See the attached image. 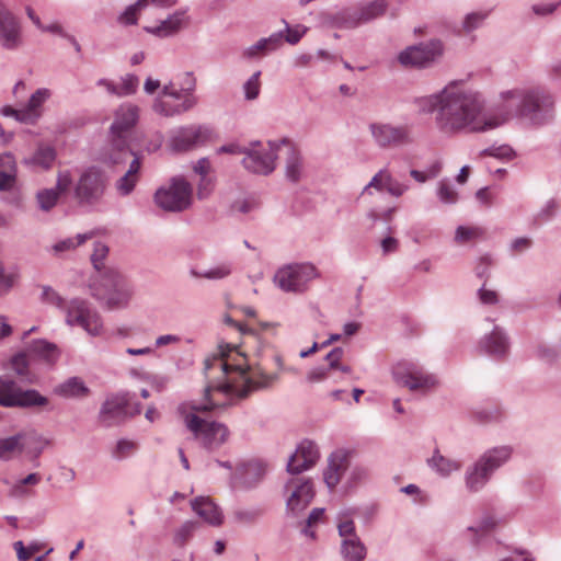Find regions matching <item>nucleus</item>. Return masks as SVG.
<instances>
[{"mask_svg":"<svg viewBox=\"0 0 561 561\" xmlns=\"http://www.w3.org/2000/svg\"><path fill=\"white\" fill-rule=\"evenodd\" d=\"M479 348L492 357L502 358L508 352L510 341L505 331L501 327L494 325L490 333L481 337Z\"/></svg>","mask_w":561,"mask_h":561,"instance_id":"23","label":"nucleus"},{"mask_svg":"<svg viewBox=\"0 0 561 561\" xmlns=\"http://www.w3.org/2000/svg\"><path fill=\"white\" fill-rule=\"evenodd\" d=\"M186 427L194 437L208 450L218 449L229 436L227 426L215 421H206L194 413L184 419Z\"/></svg>","mask_w":561,"mask_h":561,"instance_id":"12","label":"nucleus"},{"mask_svg":"<svg viewBox=\"0 0 561 561\" xmlns=\"http://www.w3.org/2000/svg\"><path fill=\"white\" fill-rule=\"evenodd\" d=\"M388 3L386 0H374L350 15L348 21L346 22L347 27H356L362 23H367L382 16L386 13Z\"/></svg>","mask_w":561,"mask_h":561,"instance_id":"28","label":"nucleus"},{"mask_svg":"<svg viewBox=\"0 0 561 561\" xmlns=\"http://www.w3.org/2000/svg\"><path fill=\"white\" fill-rule=\"evenodd\" d=\"M55 392L65 398H83L90 392L83 380L79 377H71L58 385Z\"/></svg>","mask_w":561,"mask_h":561,"instance_id":"38","label":"nucleus"},{"mask_svg":"<svg viewBox=\"0 0 561 561\" xmlns=\"http://www.w3.org/2000/svg\"><path fill=\"white\" fill-rule=\"evenodd\" d=\"M278 156L285 157V176L288 181L297 183L304 173L302 157L297 147L289 139L278 141Z\"/></svg>","mask_w":561,"mask_h":561,"instance_id":"22","label":"nucleus"},{"mask_svg":"<svg viewBox=\"0 0 561 561\" xmlns=\"http://www.w3.org/2000/svg\"><path fill=\"white\" fill-rule=\"evenodd\" d=\"M374 144L380 149L408 147L414 142L413 126L374 122L368 125Z\"/></svg>","mask_w":561,"mask_h":561,"instance_id":"11","label":"nucleus"},{"mask_svg":"<svg viewBox=\"0 0 561 561\" xmlns=\"http://www.w3.org/2000/svg\"><path fill=\"white\" fill-rule=\"evenodd\" d=\"M263 514L261 508L238 510L234 512V518L243 524L256 522Z\"/></svg>","mask_w":561,"mask_h":561,"instance_id":"59","label":"nucleus"},{"mask_svg":"<svg viewBox=\"0 0 561 561\" xmlns=\"http://www.w3.org/2000/svg\"><path fill=\"white\" fill-rule=\"evenodd\" d=\"M483 234V230L479 227H465L459 226L455 232V241L458 244H465L472 240L480 238Z\"/></svg>","mask_w":561,"mask_h":561,"instance_id":"50","label":"nucleus"},{"mask_svg":"<svg viewBox=\"0 0 561 561\" xmlns=\"http://www.w3.org/2000/svg\"><path fill=\"white\" fill-rule=\"evenodd\" d=\"M410 188L408 183L394 179L387 168L380 169L371 180L363 187L360 196H373L375 192H386L392 197L403 196Z\"/></svg>","mask_w":561,"mask_h":561,"instance_id":"19","label":"nucleus"},{"mask_svg":"<svg viewBox=\"0 0 561 561\" xmlns=\"http://www.w3.org/2000/svg\"><path fill=\"white\" fill-rule=\"evenodd\" d=\"M443 54V42L440 39H431L407 47L399 54L398 60L405 67L428 68L438 61Z\"/></svg>","mask_w":561,"mask_h":561,"instance_id":"16","label":"nucleus"},{"mask_svg":"<svg viewBox=\"0 0 561 561\" xmlns=\"http://www.w3.org/2000/svg\"><path fill=\"white\" fill-rule=\"evenodd\" d=\"M0 405L7 408L47 409L49 399L35 389H21L8 377H0Z\"/></svg>","mask_w":561,"mask_h":561,"instance_id":"8","label":"nucleus"},{"mask_svg":"<svg viewBox=\"0 0 561 561\" xmlns=\"http://www.w3.org/2000/svg\"><path fill=\"white\" fill-rule=\"evenodd\" d=\"M265 470L262 463L253 461L243 466L242 483L247 488L253 486L257 481L261 480Z\"/></svg>","mask_w":561,"mask_h":561,"instance_id":"44","label":"nucleus"},{"mask_svg":"<svg viewBox=\"0 0 561 561\" xmlns=\"http://www.w3.org/2000/svg\"><path fill=\"white\" fill-rule=\"evenodd\" d=\"M336 528L341 540H352L359 538V536L356 533L355 523L351 518H346L342 515H339Z\"/></svg>","mask_w":561,"mask_h":561,"instance_id":"47","label":"nucleus"},{"mask_svg":"<svg viewBox=\"0 0 561 561\" xmlns=\"http://www.w3.org/2000/svg\"><path fill=\"white\" fill-rule=\"evenodd\" d=\"M24 45L22 18L13 12L4 0H0V48L5 51H18Z\"/></svg>","mask_w":561,"mask_h":561,"instance_id":"13","label":"nucleus"},{"mask_svg":"<svg viewBox=\"0 0 561 561\" xmlns=\"http://www.w3.org/2000/svg\"><path fill=\"white\" fill-rule=\"evenodd\" d=\"M27 356H30L26 352L19 353L15 356H13L11 365L12 369L19 375V376H25L27 374V367H28V360Z\"/></svg>","mask_w":561,"mask_h":561,"instance_id":"61","label":"nucleus"},{"mask_svg":"<svg viewBox=\"0 0 561 561\" xmlns=\"http://www.w3.org/2000/svg\"><path fill=\"white\" fill-rule=\"evenodd\" d=\"M233 265L231 262H221L204 271L191 270V275L195 278H205L208 280H220L232 274Z\"/></svg>","mask_w":561,"mask_h":561,"instance_id":"40","label":"nucleus"},{"mask_svg":"<svg viewBox=\"0 0 561 561\" xmlns=\"http://www.w3.org/2000/svg\"><path fill=\"white\" fill-rule=\"evenodd\" d=\"M91 237L92 234L90 233H79L73 238H66L54 243L50 247L49 252H51L56 256H59L65 252L75 250L77 247L84 243Z\"/></svg>","mask_w":561,"mask_h":561,"instance_id":"42","label":"nucleus"},{"mask_svg":"<svg viewBox=\"0 0 561 561\" xmlns=\"http://www.w3.org/2000/svg\"><path fill=\"white\" fill-rule=\"evenodd\" d=\"M256 208V204L250 198H238L231 206L230 211L233 215H247Z\"/></svg>","mask_w":561,"mask_h":561,"instance_id":"56","label":"nucleus"},{"mask_svg":"<svg viewBox=\"0 0 561 561\" xmlns=\"http://www.w3.org/2000/svg\"><path fill=\"white\" fill-rule=\"evenodd\" d=\"M490 13V10H479L467 13L461 22V26L458 32L468 35L473 31L480 28L484 24L485 20L489 18Z\"/></svg>","mask_w":561,"mask_h":561,"instance_id":"41","label":"nucleus"},{"mask_svg":"<svg viewBox=\"0 0 561 561\" xmlns=\"http://www.w3.org/2000/svg\"><path fill=\"white\" fill-rule=\"evenodd\" d=\"M107 188V178L103 171L94 167L84 170L75 184L73 197L83 208L99 206Z\"/></svg>","mask_w":561,"mask_h":561,"instance_id":"5","label":"nucleus"},{"mask_svg":"<svg viewBox=\"0 0 561 561\" xmlns=\"http://www.w3.org/2000/svg\"><path fill=\"white\" fill-rule=\"evenodd\" d=\"M227 354L220 351L218 356L205 360V376L208 379L206 398L213 391L227 397L247 398L251 392L272 387L278 380V374H267L257 364H247L245 358L228 363Z\"/></svg>","mask_w":561,"mask_h":561,"instance_id":"2","label":"nucleus"},{"mask_svg":"<svg viewBox=\"0 0 561 561\" xmlns=\"http://www.w3.org/2000/svg\"><path fill=\"white\" fill-rule=\"evenodd\" d=\"M139 85V79L135 75H126L122 78V83L118 85L119 96L134 94Z\"/></svg>","mask_w":561,"mask_h":561,"instance_id":"57","label":"nucleus"},{"mask_svg":"<svg viewBox=\"0 0 561 561\" xmlns=\"http://www.w3.org/2000/svg\"><path fill=\"white\" fill-rule=\"evenodd\" d=\"M350 466L347 453L336 450L328 459V467L323 472V480L330 490H333L341 481Z\"/></svg>","mask_w":561,"mask_h":561,"instance_id":"25","label":"nucleus"},{"mask_svg":"<svg viewBox=\"0 0 561 561\" xmlns=\"http://www.w3.org/2000/svg\"><path fill=\"white\" fill-rule=\"evenodd\" d=\"M108 253V248L102 242H95L93 253L91 254V262L94 268L99 272V275L103 272V260Z\"/></svg>","mask_w":561,"mask_h":561,"instance_id":"55","label":"nucleus"},{"mask_svg":"<svg viewBox=\"0 0 561 561\" xmlns=\"http://www.w3.org/2000/svg\"><path fill=\"white\" fill-rule=\"evenodd\" d=\"M127 398L125 396H111L102 404L99 412V421L106 427L123 417L126 413Z\"/></svg>","mask_w":561,"mask_h":561,"instance_id":"26","label":"nucleus"},{"mask_svg":"<svg viewBox=\"0 0 561 561\" xmlns=\"http://www.w3.org/2000/svg\"><path fill=\"white\" fill-rule=\"evenodd\" d=\"M131 156L134 158L128 170L115 182V190L119 196H128L135 190L139 180L140 160L135 153Z\"/></svg>","mask_w":561,"mask_h":561,"instance_id":"32","label":"nucleus"},{"mask_svg":"<svg viewBox=\"0 0 561 561\" xmlns=\"http://www.w3.org/2000/svg\"><path fill=\"white\" fill-rule=\"evenodd\" d=\"M192 194L191 184L184 178L175 176L157 190L154 203L165 211L181 213L191 206Z\"/></svg>","mask_w":561,"mask_h":561,"instance_id":"10","label":"nucleus"},{"mask_svg":"<svg viewBox=\"0 0 561 561\" xmlns=\"http://www.w3.org/2000/svg\"><path fill=\"white\" fill-rule=\"evenodd\" d=\"M144 0H137L135 3L128 5L117 18V22L122 25H135L138 22V13L145 9Z\"/></svg>","mask_w":561,"mask_h":561,"instance_id":"46","label":"nucleus"},{"mask_svg":"<svg viewBox=\"0 0 561 561\" xmlns=\"http://www.w3.org/2000/svg\"><path fill=\"white\" fill-rule=\"evenodd\" d=\"M392 376L399 386L421 394H426L439 383L434 374L426 371L415 363L405 360L393 366Z\"/></svg>","mask_w":561,"mask_h":561,"instance_id":"7","label":"nucleus"},{"mask_svg":"<svg viewBox=\"0 0 561 561\" xmlns=\"http://www.w3.org/2000/svg\"><path fill=\"white\" fill-rule=\"evenodd\" d=\"M196 84V78L194 77L193 72H184L180 77L179 83H176V85L180 87L182 91H184V101L180 104H171L168 101L157 98L152 104L153 111L157 114L165 117L179 116L190 112L198 104V98L194 94Z\"/></svg>","mask_w":561,"mask_h":561,"instance_id":"15","label":"nucleus"},{"mask_svg":"<svg viewBox=\"0 0 561 561\" xmlns=\"http://www.w3.org/2000/svg\"><path fill=\"white\" fill-rule=\"evenodd\" d=\"M317 277L319 272L313 264L294 263L279 267L273 280L285 293L302 294Z\"/></svg>","mask_w":561,"mask_h":561,"instance_id":"9","label":"nucleus"},{"mask_svg":"<svg viewBox=\"0 0 561 561\" xmlns=\"http://www.w3.org/2000/svg\"><path fill=\"white\" fill-rule=\"evenodd\" d=\"M437 196L445 204H455L458 201L457 192L447 180L438 182Z\"/></svg>","mask_w":561,"mask_h":561,"instance_id":"53","label":"nucleus"},{"mask_svg":"<svg viewBox=\"0 0 561 561\" xmlns=\"http://www.w3.org/2000/svg\"><path fill=\"white\" fill-rule=\"evenodd\" d=\"M39 437L33 433H20L0 439V460H10L16 455L25 453L37 458L43 447L38 446Z\"/></svg>","mask_w":561,"mask_h":561,"instance_id":"18","label":"nucleus"},{"mask_svg":"<svg viewBox=\"0 0 561 561\" xmlns=\"http://www.w3.org/2000/svg\"><path fill=\"white\" fill-rule=\"evenodd\" d=\"M15 161L10 153L0 154V191H10L15 184Z\"/></svg>","mask_w":561,"mask_h":561,"instance_id":"39","label":"nucleus"},{"mask_svg":"<svg viewBox=\"0 0 561 561\" xmlns=\"http://www.w3.org/2000/svg\"><path fill=\"white\" fill-rule=\"evenodd\" d=\"M0 113L2 116L13 117L19 123L30 124L28 118L24 112V108L16 110L10 105H4L1 107Z\"/></svg>","mask_w":561,"mask_h":561,"instance_id":"62","label":"nucleus"},{"mask_svg":"<svg viewBox=\"0 0 561 561\" xmlns=\"http://www.w3.org/2000/svg\"><path fill=\"white\" fill-rule=\"evenodd\" d=\"M38 206L42 210H50L57 203L59 194L57 190L46 188L42 190L36 195Z\"/></svg>","mask_w":561,"mask_h":561,"instance_id":"51","label":"nucleus"},{"mask_svg":"<svg viewBox=\"0 0 561 561\" xmlns=\"http://www.w3.org/2000/svg\"><path fill=\"white\" fill-rule=\"evenodd\" d=\"M64 313L69 327H79L91 336H101L104 332L100 312L85 299L77 297L68 300Z\"/></svg>","mask_w":561,"mask_h":561,"instance_id":"6","label":"nucleus"},{"mask_svg":"<svg viewBox=\"0 0 561 561\" xmlns=\"http://www.w3.org/2000/svg\"><path fill=\"white\" fill-rule=\"evenodd\" d=\"M492 473L477 460L468 467L465 473V483L469 492H479L490 480Z\"/></svg>","mask_w":561,"mask_h":561,"instance_id":"30","label":"nucleus"},{"mask_svg":"<svg viewBox=\"0 0 561 561\" xmlns=\"http://www.w3.org/2000/svg\"><path fill=\"white\" fill-rule=\"evenodd\" d=\"M340 554L344 561H364L367 556V548L360 538L341 540Z\"/></svg>","mask_w":561,"mask_h":561,"instance_id":"37","label":"nucleus"},{"mask_svg":"<svg viewBox=\"0 0 561 561\" xmlns=\"http://www.w3.org/2000/svg\"><path fill=\"white\" fill-rule=\"evenodd\" d=\"M186 11L179 10L161 21L159 25L147 28V31L160 37H168L178 33L186 23Z\"/></svg>","mask_w":561,"mask_h":561,"instance_id":"31","label":"nucleus"},{"mask_svg":"<svg viewBox=\"0 0 561 561\" xmlns=\"http://www.w3.org/2000/svg\"><path fill=\"white\" fill-rule=\"evenodd\" d=\"M41 300L43 302L53 305L59 308L61 311H65V306L67 305V300H65L53 287L44 285L42 286V295Z\"/></svg>","mask_w":561,"mask_h":561,"instance_id":"52","label":"nucleus"},{"mask_svg":"<svg viewBox=\"0 0 561 561\" xmlns=\"http://www.w3.org/2000/svg\"><path fill=\"white\" fill-rule=\"evenodd\" d=\"M137 449V444L133 440L122 438L116 443V446L112 453V456L118 460H122L131 454H134Z\"/></svg>","mask_w":561,"mask_h":561,"instance_id":"54","label":"nucleus"},{"mask_svg":"<svg viewBox=\"0 0 561 561\" xmlns=\"http://www.w3.org/2000/svg\"><path fill=\"white\" fill-rule=\"evenodd\" d=\"M500 98L496 107H488L481 92L453 81L414 103L420 113L433 116L436 130L445 137L490 131L506 123L514 111L537 125L553 117L554 100L543 89H513Z\"/></svg>","mask_w":561,"mask_h":561,"instance_id":"1","label":"nucleus"},{"mask_svg":"<svg viewBox=\"0 0 561 561\" xmlns=\"http://www.w3.org/2000/svg\"><path fill=\"white\" fill-rule=\"evenodd\" d=\"M286 490L291 491L287 500V507L291 512L304 510L313 499V484L309 479L293 478L286 484Z\"/></svg>","mask_w":561,"mask_h":561,"instance_id":"21","label":"nucleus"},{"mask_svg":"<svg viewBox=\"0 0 561 561\" xmlns=\"http://www.w3.org/2000/svg\"><path fill=\"white\" fill-rule=\"evenodd\" d=\"M26 351L30 356L42 359L47 364L56 363L60 354L56 344L41 339L32 341Z\"/></svg>","mask_w":561,"mask_h":561,"instance_id":"33","label":"nucleus"},{"mask_svg":"<svg viewBox=\"0 0 561 561\" xmlns=\"http://www.w3.org/2000/svg\"><path fill=\"white\" fill-rule=\"evenodd\" d=\"M560 2H543L531 5V11L537 16H548L554 13Z\"/></svg>","mask_w":561,"mask_h":561,"instance_id":"63","label":"nucleus"},{"mask_svg":"<svg viewBox=\"0 0 561 561\" xmlns=\"http://www.w3.org/2000/svg\"><path fill=\"white\" fill-rule=\"evenodd\" d=\"M199 528V523L195 520H186L175 531L174 543L179 547H183Z\"/></svg>","mask_w":561,"mask_h":561,"instance_id":"45","label":"nucleus"},{"mask_svg":"<svg viewBox=\"0 0 561 561\" xmlns=\"http://www.w3.org/2000/svg\"><path fill=\"white\" fill-rule=\"evenodd\" d=\"M284 44L283 32L272 33L268 37H262L253 45L244 48L241 53L242 58L254 60L262 58L273 51L278 50Z\"/></svg>","mask_w":561,"mask_h":561,"instance_id":"24","label":"nucleus"},{"mask_svg":"<svg viewBox=\"0 0 561 561\" xmlns=\"http://www.w3.org/2000/svg\"><path fill=\"white\" fill-rule=\"evenodd\" d=\"M56 159V150L49 145H38L34 153L24 158L23 163L33 169L48 170Z\"/></svg>","mask_w":561,"mask_h":561,"instance_id":"34","label":"nucleus"},{"mask_svg":"<svg viewBox=\"0 0 561 561\" xmlns=\"http://www.w3.org/2000/svg\"><path fill=\"white\" fill-rule=\"evenodd\" d=\"M15 280L14 274H7L0 262V297L7 295L13 287Z\"/></svg>","mask_w":561,"mask_h":561,"instance_id":"64","label":"nucleus"},{"mask_svg":"<svg viewBox=\"0 0 561 561\" xmlns=\"http://www.w3.org/2000/svg\"><path fill=\"white\" fill-rule=\"evenodd\" d=\"M283 23L285 25V28L283 32L284 34V42L296 45L300 42L302 36L307 33L308 27L302 24H297L295 26H290L286 20H283Z\"/></svg>","mask_w":561,"mask_h":561,"instance_id":"49","label":"nucleus"},{"mask_svg":"<svg viewBox=\"0 0 561 561\" xmlns=\"http://www.w3.org/2000/svg\"><path fill=\"white\" fill-rule=\"evenodd\" d=\"M41 481V476L38 473H30L24 479L20 480L12 488V495L14 496H23L26 494L25 485H36Z\"/></svg>","mask_w":561,"mask_h":561,"instance_id":"58","label":"nucleus"},{"mask_svg":"<svg viewBox=\"0 0 561 561\" xmlns=\"http://www.w3.org/2000/svg\"><path fill=\"white\" fill-rule=\"evenodd\" d=\"M496 526V519L493 515H483L478 525L469 526L467 533L472 534V542L478 543L479 539L484 537L490 530Z\"/></svg>","mask_w":561,"mask_h":561,"instance_id":"43","label":"nucleus"},{"mask_svg":"<svg viewBox=\"0 0 561 561\" xmlns=\"http://www.w3.org/2000/svg\"><path fill=\"white\" fill-rule=\"evenodd\" d=\"M278 151V141H268L266 145L260 141L251 142L245 150L242 164L252 173L267 175L276 168Z\"/></svg>","mask_w":561,"mask_h":561,"instance_id":"14","label":"nucleus"},{"mask_svg":"<svg viewBox=\"0 0 561 561\" xmlns=\"http://www.w3.org/2000/svg\"><path fill=\"white\" fill-rule=\"evenodd\" d=\"M211 137V129L204 125L182 126L171 131L169 147L174 152L193 150Z\"/></svg>","mask_w":561,"mask_h":561,"instance_id":"17","label":"nucleus"},{"mask_svg":"<svg viewBox=\"0 0 561 561\" xmlns=\"http://www.w3.org/2000/svg\"><path fill=\"white\" fill-rule=\"evenodd\" d=\"M91 295L111 308H125L134 295L133 284L117 268L103 266L90 284Z\"/></svg>","mask_w":561,"mask_h":561,"instance_id":"3","label":"nucleus"},{"mask_svg":"<svg viewBox=\"0 0 561 561\" xmlns=\"http://www.w3.org/2000/svg\"><path fill=\"white\" fill-rule=\"evenodd\" d=\"M536 357L546 363H553L558 357V352L554 347L540 343L535 350Z\"/></svg>","mask_w":561,"mask_h":561,"instance_id":"60","label":"nucleus"},{"mask_svg":"<svg viewBox=\"0 0 561 561\" xmlns=\"http://www.w3.org/2000/svg\"><path fill=\"white\" fill-rule=\"evenodd\" d=\"M512 456L510 446H499L486 450L478 460L493 473L503 466Z\"/></svg>","mask_w":561,"mask_h":561,"instance_id":"35","label":"nucleus"},{"mask_svg":"<svg viewBox=\"0 0 561 561\" xmlns=\"http://www.w3.org/2000/svg\"><path fill=\"white\" fill-rule=\"evenodd\" d=\"M320 457L318 446L312 440H302L296 451L289 457L287 471L299 474L313 467Z\"/></svg>","mask_w":561,"mask_h":561,"instance_id":"20","label":"nucleus"},{"mask_svg":"<svg viewBox=\"0 0 561 561\" xmlns=\"http://www.w3.org/2000/svg\"><path fill=\"white\" fill-rule=\"evenodd\" d=\"M139 118V108L131 103L122 104L114 114L111 125V152L108 160L113 164L125 163L134 154L129 149V138Z\"/></svg>","mask_w":561,"mask_h":561,"instance_id":"4","label":"nucleus"},{"mask_svg":"<svg viewBox=\"0 0 561 561\" xmlns=\"http://www.w3.org/2000/svg\"><path fill=\"white\" fill-rule=\"evenodd\" d=\"M51 91L47 88H39L33 92L23 107L31 125L37 123L43 115V105L50 99Z\"/></svg>","mask_w":561,"mask_h":561,"instance_id":"29","label":"nucleus"},{"mask_svg":"<svg viewBox=\"0 0 561 561\" xmlns=\"http://www.w3.org/2000/svg\"><path fill=\"white\" fill-rule=\"evenodd\" d=\"M427 465L442 477H448L461 469L460 461L444 457L438 449H435L433 456L427 459Z\"/></svg>","mask_w":561,"mask_h":561,"instance_id":"36","label":"nucleus"},{"mask_svg":"<svg viewBox=\"0 0 561 561\" xmlns=\"http://www.w3.org/2000/svg\"><path fill=\"white\" fill-rule=\"evenodd\" d=\"M191 506L192 510L207 524L215 527L222 524V512L210 497L197 496L191 501Z\"/></svg>","mask_w":561,"mask_h":561,"instance_id":"27","label":"nucleus"},{"mask_svg":"<svg viewBox=\"0 0 561 561\" xmlns=\"http://www.w3.org/2000/svg\"><path fill=\"white\" fill-rule=\"evenodd\" d=\"M261 71H255L242 85L244 99L247 101H254L259 98L261 92Z\"/></svg>","mask_w":561,"mask_h":561,"instance_id":"48","label":"nucleus"}]
</instances>
